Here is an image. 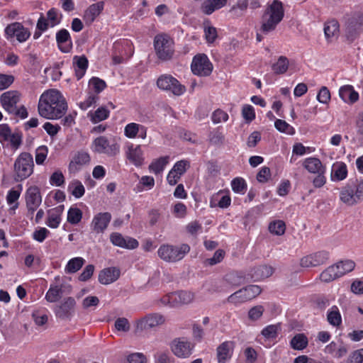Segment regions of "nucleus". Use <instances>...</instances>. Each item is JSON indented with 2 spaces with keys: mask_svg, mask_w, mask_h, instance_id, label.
<instances>
[{
  "mask_svg": "<svg viewBox=\"0 0 363 363\" xmlns=\"http://www.w3.org/2000/svg\"><path fill=\"white\" fill-rule=\"evenodd\" d=\"M335 265L338 266L339 275L340 277L352 272L355 267V263L350 259L340 261Z\"/></svg>",
  "mask_w": 363,
  "mask_h": 363,
  "instance_id": "obj_48",
  "label": "nucleus"
},
{
  "mask_svg": "<svg viewBox=\"0 0 363 363\" xmlns=\"http://www.w3.org/2000/svg\"><path fill=\"white\" fill-rule=\"evenodd\" d=\"M234 344L231 341L221 343L216 349V357L218 363H226L232 357Z\"/></svg>",
  "mask_w": 363,
  "mask_h": 363,
  "instance_id": "obj_23",
  "label": "nucleus"
},
{
  "mask_svg": "<svg viewBox=\"0 0 363 363\" xmlns=\"http://www.w3.org/2000/svg\"><path fill=\"white\" fill-rule=\"evenodd\" d=\"M164 321L165 318L162 315L152 313L138 320L136 328L140 330H147L162 325Z\"/></svg>",
  "mask_w": 363,
  "mask_h": 363,
  "instance_id": "obj_18",
  "label": "nucleus"
},
{
  "mask_svg": "<svg viewBox=\"0 0 363 363\" xmlns=\"http://www.w3.org/2000/svg\"><path fill=\"white\" fill-rule=\"evenodd\" d=\"M264 308L261 305L255 306L251 308L248 311V318L252 321L259 320L263 315Z\"/></svg>",
  "mask_w": 363,
  "mask_h": 363,
  "instance_id": "obj_56",
  "label": "nucleus"
},
{
  "mask_svg": "<svg viewBox=\"0 0 363 363\" xmlns=\"http://www.w3.org/2000/svg\"><path fill=\"white\" fill-rule=\"evenodd\" d=\"M90 161V156L86 152L80 151L77 152L69 164L70 171H77L79 168L86 164Z\"/></svg>",
  "mask_w": 363,
  "mask_h": 363,
  "instance_id": "obj_29",
  "label": "nucleus"
},
{
  "mask_svg": "<svg viewBox=\"0 0 363 363\" xmlns=\"http://www.w3.org/2000/svg\"><path fill=\"white\" fill-rule=\"evenodd\" d=\"M111 214L108 212L96 214L91 223V228L96 234L104 233L111 220Z\"/></svg>",
  "mask_w": 363,
  "mask_h": 363,
  "instance_id": "obj_19",
  "label": "nucleus"
},
{
  "mask_svg": "<svg viewBox=\"0 0 363 363\" xmlns=\"http://www.w3.org/2000/svg\"><path fill=\"white\" fill-rule=\"evenodd\" d=\"M247 7V0H238L237 3L230 9V12L235 16H240L243 15Z\"/></svg>",
  "mask_w": 363,
  "mask_h": 363,
  "instance_id": "obj_51",
  "label": "nucleus"
},
{
  "mask_svg": "<svg viewBox=\"0 0 363 363\" xmlns=\"http://www.w3.org/2000/svg\"><path fill=\"white\" fill-rule=\"evenodd\" d=\"M190 250V247L187 244H182L180 246H173L170 245H162L158 250L159 257L169 262H175L181 260Z\"/></svg>",
  "mask_w": 363,
  "mask_h": 363,
  "instance_id": "obj_7",
  "label": "nucleus"
},
{
  "mask_svg": "<svg viewBox=\"0 0 363 363\" xmlns=\"http://www.w3.org/2000/svg\"><path fill=\"white\" fill-rule=\"evenodd\" d=\"M339 277L340 275H339L338 266L335 264L328 267L320 274V280L324 282H330Z\"/></svg>",
  "mask_w": 363,
  "mask_h": 363,
  "instance_id": "obj_36",
  "label": "nucleus"
},
{
  "mask_svg": "<svg viewBox=\"0 0 363 363\" xmlns=\"http://www.w3.org/2000/svg\"><path fill=\"white\" fill-rule=\"evenodd\" d=\"M22 191V185L18 184L17 186V189H11L9 191L8 194L6 196V201L9 205H11L16 203L15 206L13 208H18V203L17 201L18 200L21 193Z\"/></svg>",
  "mask_w": 363,
  "mask_h": 363,
  "instance_id": "obj_47",
  "label": "nucleus"
},
{
  "mask_svg": "<svg viewBox=\"0 0 363 363\" xmlns=\"http://www.w3.org/2000/svg\"><path fill=\"white\" fill-rule=\"evenodd\" d=\"M21 94L18 91L11 90L3 93L0 97L4 109L9 114L26 118L28 116L27 109L24 106L19 108L17 104L20 101Z\"/></svg>",
  "mask_w": 363,
  "mask_h": 363,
  "instance_id": "obj_3",
  "label": "nucleus"
},
{
  "mask_svg": "<svg viewBox=\"0 0 363 363\" xmlns=\"http://www.w3.org/2000/svg\"><path fill=\"white\" fill-rule=\"evenodd\" d=\"M147 133V127L136 123H130L127 124L124 128V135L128 138H135L138 136V138L145 139Z\"/></svg>",
  "mask_w": 363,
  "mask_h": 363,
  "instance_id": "obj_22",
  "label": "nucleus"
},
{
  "mask_svg": "<svg viewBox=\"0 0 363 363\" xmlns=\"http://www.w3.org/2000/svg\"><path fill=\"white\" fill-rule=\"evenodd\" d=\"M303 167L312 174L325 173V167L323 165L321 161L317 157H308L303 162Z\"/></svg>",
  "mask_w": 363,
  "mask_h": 363,
  "instance_id": "obj_27",
  "label": "nucleus"
},
{
  "mask_svg": "<svg viewBox=\"0 0 363 363\" xmlns=\"http://www.w3.org/2000/svg\"><path fill=\"white\" fill-rule=\"evenodd\" d=\"M211 119L213 123L225 122L228 119V114L225 111L218 108L213 111Z\"/></svg>",
  "mask_w": 363,
  "mask_h": 363,
  "instance_id": "obj_61",
  "label": "nucleus"
},
{
  "mask_svg": "<svg viewBox=\"0 0 363 363\" xmlns=\"http://www.w3.org/2000/svg\"><path fill=\"white\" fill-rule=\"evenodd\" d=\"M82 257H74L71 259L65 267V272L67 273H75L79 270L84 263Z\"/></svg>",
  "mask_w": 363,
  "mask_h": 363,
  "instance_id": "obj_45",
  "label": "nucleus"
},
{
  "mask_svg": "<svg viewBox=\"0 0 363 363\" xmlns=\"http://www.w3.org/2000/svg\"><path fill=\"white\" fill-rule=\"evenodd\" d=\"M67 103L57 89L44 91L38 101V111L40 116L50 120L61 118L67 111Z\"/></svg>",
  "mask_w": 363,
  "mask_h": 363,
  "instance_id": "obj_1",
  "label": "nucleus"
},
{
  "mask_svg": "<svg viewBox=\"0 0 363 363\" xmlns=\"http://www.w3.org/2000/svg\"><path fill=\"white\" fill-rule=\"evenodd\" d=\"M327 320L330 325L338 328L342 324V316L337 306H332L327 313Z\"/></svg>",
  "mask_w": 363,
  "mask_h": 363,
  "instance_id": "obj_35",
  "label": "nucleus"
},
{
  "mask_svg": "<svg viewBox=\"0 0 363 363\" xmlns=\"http://www.w3.org/2000/svg\"><path fill=\"white\" fill-rule=\"evenodd\" d=\"M340 199L345 204L352 206L363 201V180L356 184H347L340 192Z\"/></svg>",
  "mask_w": 363,
  "mask_h": 363,
  "instance_id": "obj_6",
  "label": "nucleus"
},
{
  "mask_svg": "<svg viewBox=\"0 0 363 363\" xmlns=\"http://www.w3.org/2000/svg\"><path fill=\"white\" fill-rule=\"evenodd\" d=\"M173 40L166 34L157 35L154 38V48L157 58L166 62L172 59L174 54Z\"/></svg>",
  "mask_w": 363,
  "mask_h": 363,
  "instance_id": "obj_4",
  "label": "nucleus"
},
{
  "mask_svg": "<svg viewBox=\"0 0 363 363\" xmlns=\"http://www.w3.org/2000/svg\"><path fill=\"white\" fill-rule=\"evenodd\" d=\"M110 240L113 245L126 249H135L139 245L137 240L132 238L125 239L119 233H112L110 235Z\"/></svg>",
  "mask_w": 363,
  "mask_h": 363,
  "instance_id": "obj_20",
  "label": "nucleus"
},
{
  "mask_svg": "<svg viewBox=\"0 0 363 363\" xmlns=\"http://www.w3.org/2000/svg\"><path fill=\"white\" fill-rule=\"evenodd\" d=\"M340 98L346 103L353 104L359 99V94L351 85H345L339 90Z\"/></svg>",
  "mask_w": 363,
  "mask_h": 363,
  "instance_id": "obj_32",
  "label": "nucleus"
},
{
  "mask_svg": "<svg viewBox=\"0 0 363 363\" xmlns=\"http://www.w3.org/2000/svg\"><path fill=\"white\" fill-rule=\"evenodd\" d=\"M242 116L247 123H250L255 118V112L252 106L246 104L242 108Z\"/></svg>",
  "mask_w": 363,
  "mask_h": 363,
  "instance_id": "obj_57",
  "label": "nucleus"
},
{
  "mask_svg": "<svg viewBox=\"0 0 363 363\" xmlns=\"http://www.w3.org/2000/svg\"><path fill=\"white\" fill-rule=\"evenodd\" d=\"M208 141L212 145L220 147L225 143V136L219 129H214L209 133Z\"/></svg>",
  "mask_w": 363,
  "mask_h": 363,
  "instance_id": "obj_41",
  "label": "nucleus"
},
{
  "mask_svg": "<svg viewBox=\"0 0 363 363\" xmlns=\"http://www.w3.org/2000/svg\"><path fill=\"white\" fill-rule=\"evenodd\" d=\"M347 176V165L342 162H336L332 166L331 179L333 181H342Z\"/></svg>",
  "mask_w": 363,
  "mask_h": 363,
  "instance_id": "obj_33",
  "label": "nucleus"
},
{
  "mask_svg": "<svg viewBox=\"0 0 363 363\" xmlns=\"http://www.w3.org/2000/svg\"><path fill=\"white\" fill-rule=\"evenodd\" d=\"M120 275L121 271L118 267L105 268L99 272V281L101 284L107 285L116 281Z\"/></svg>",
  "mask_w": 363,
  "mask_h": 363,
  "instance_id": "obj_25",
  "label": "nucleus"
},
{
  "mask_svg": "<svg viewBox=\"0 0 363 363\" xmlns=\"http://www.w3.org/2000/svg\"><path fill=\"white\" fill-rule=\"evenodd\" d=\"M91 150L95 153L114 157L119 153L120 145L114 140H110L106 136H99L91 143Z\"/></svg>",
  "mask_w": 363,
  "mask_h": 363,
  "instance_id": "obj_8",
  "label": "nucleus"
},
{
  "mask_svg": "<svg viewBox=\"0 0 363 363\" xmlns=\"http://www.w3.org/2000/svg\"><path fill=\"white\" fill-rule=\"evenodd\" d=\"M104 7V2L102 1L90 5L84 11L83 18L85 22L89 24L92 23L102 12Z\"/></svg>",
  "mask_w": 363,
  "mask_h": 363,
  "instance_id": "obj_26",
  "label": "nucleus"
},
{
  "mask_svg": "<svg viewBox=\"0 0 363 363\" xmlns=\"http://www.w3.org/2000/svg\"><path fill=\"white\" fill-rule=\"evenodd\" d=\"M278 328L276 325H268L262 330V335L267 339H274L278 335Z\"/></svg>",
  "mask_w": 363,
  "mask_h": 363,
  "instance_id": "obj_63",
  "label": "nucleus"
},
{
  "mask_svg": "<svg viewBox=\"0 0 363 363\" xmlns=\"http://www.w3.org/2000/svg\"><path fill=\"white\" fill-rule=\"evenodd\" d=\"M347 363H363V348L351 352L347 359Z\"/></svg>",
  "mask_w": 363,
  "mask_h": 363,
  "instance_id": "obj_64",
  "label": "nucleus"
},
{
  "mask_svg": "<svg viewBox=\"0 0 363 363\" xmlns=\"http://www.w3.org/2000/svg\"><path fill=\"white\" fill-rule=\"evenodd\" d=\"M172 352L178 358H188L194 350V345L185 337L174 339L169 344Z\"/></svg>",
  "mask_w": 363,
  "mask_h": 363,
  "instance_id": "obj_12",
  "label": "nucleus"
},
{
  "mask_svg": "<svg viewBox=\"0 0 363 363\" xmlns=\"http://www.w3.org/2000/svg\"><path fill=\"white\" fill-rule=\"evenodd\" d=\"M289 66V62L286 57L280 56L277 61L272 65V69L275 74H285Z\"/></svg>",
  "mask_w": 363,
  "mask_h": 363,
  "instance_id": "obj_38",
  "label": "nucleus"
},
{
  "mask_svg": "<svg viewBox=\"0 0 363 363\" xmlns=\"http://www.w3.org/2000/svg\"><path fill=\"white\" fill-rule=\"evenodd\" d=\"M89 86H92L95 92L99 94L106 88V84L104 80L98 77H93L89 80Z\"/></svg>",
  "mask_w": 363,
  "mask_h": 363,
  "instance_id": "obj_62",
  "label": "nucleus"
},
{
  "mask_svg": "<svg viewBox=\"0 0 363 363\" xmlns=\"http://www.w3.org/2000/svg\"><path fill=\"white\" fill-rule=\"evenodd\" d=\"M76 306V301L73 297L68 296L58 305H56L53 311L55 316L61 320L70 319Z\"/></svg>",
  "mask_w": 363,
  "mask_h": 363,
  "instance_id": "obj_14",
  "label": "nucleus"
},
{
  "mask_svg": "<svg viewBox=\"0 0 363 363\" xmlns=\"http://www.w3.org/2000/svg\"><path fill=\"white\" fill-rule=\"evenodd\" d=\"M32 318L38 326H43L48 321V311L46 309L35 310L32 313Z\"/></svg>",
  "mask_w": 363,
  "mask_h": 363,
  "instance_id": "obj_44",
  "label": "nucleus"
},
{
  "mask_svg": "<svg viewBox=\"0 0 363 363\" xmlns=\"http://www.w3.org/2000/svg\"><path fill=\"white\" fill-rule=\"evenodd\" d=\"M357 26V24H350L346 28L345 36L350 43L353 42L359 36V31Z\"/></svg>",
  "mask_w": 363,
  "mask_h": 363,
  "instance_id": "obj_59",
  "label": "nucleus"
},
{
  "mask_svg": "<svg viewBox=\"0 0 363 363\" xmlns=\"http://www.w3.org/2000/svg\"><path fill=\"white\" fill-rule=\"evenodd\" d=\"M291 347L297 350H302L308 345V338L304 334L296 335L290 342Z\"/></svg>",
  "mask_w": 363,
  "mask_h": 363,
  "instance_id": "obj_42",
  "label": "nucleus"
},
{
  "mask_svg": "<svg viewBox=\"0 0 363 363\" xmlns=\"http://www.w3.org/2000/svg\"><path fill=\"white\" fill-rule=\"evenodd\" d=\"M126 158L134 165L139 167L144 162L143 151L140 145L134 146L130 144L125 151Z\"/></svg>",
  "mask_w": 363,
  "mask_h": 363,
  "instance_id": "obj_21",
  "label": "nucleus"
},
{
  "mask_svg": "<svg viewBox=\"0 0 363 363\" xmlns=\"http://www.w3.org/2000/svg\"><path fill=\"white\" fill-rule=\"evenodd\" d=\"M48 149L45 145L38 147L35 150V162L37 164H42L48 155Z\"/></svg>",
  "mask_w": 363,
  "mask_h": 363,
  "instance_id": "obj_60",
  "label": "nucleus"
},
{
  "mask_svg": "<svg viewBox=\"0 0 363 363\" xmlns=\"http://www.w3.org/2000/svg\"><path fill=\"white\" fill-rule=\"evenodd\" d=\"M110 111L104 106L99 107L94 112L89 113L93 123H97L108 118Z\"/></svg>",
  "mask_w": 363,
  "mask_h": 363,
  "instance_id": "obj_39",
  "label": "nucleus"
},
{
  "mask_svg": "<svg viewBox=\"0 0 363 363\" xmlns=\"http://www.w3.org/2000/svg\"><path fill=\"white\" fill-rule=\"evenodd\" d=\"M225 254L224 250L220 249L217 250L212 257L206 259L203 261V264L205 266H213L218 264L223 259Z\"/></svg>",
  "mask_w": 363,
  "mask_h": 363,
  "instance_id": "obj_53",
  "label": "nucleus"
},
{
  "mask_svg": "<svg viewBox=\"0 0 363 363\" xmlns=\"http://www.w3.org/2000/svg\"><path fill=\"white\" fill-rule=\"evenodd\" d=\"M284 11L282 3L279 0H274L267 8L262 17L260 31L267 35L274 30L277 26L282 21Z\"/></svg>",
  "mask_w": 363,
  "mask_h": 363,
  "instance_id": "obj_2",
  "label": "nucleus"
},
{
  "mask_svg": "<svg viewBox=\"0 0 363 363\" xmlns=\"http://www.w3.org/2000/svg\"><path fill=\"white\" fill-rule=\"evenodd\" d=\"M268 230L270 233L275 235H282L286 231L285 222L281 220H275L269 223Z\"/></svg>",
  "mask_w": 363,
  "mask_h": 363,
  "instance_id": "obj_43",
  "label": "nucleus"
},
{
  "mask_svg": "<svg viewBox=\"0 0 363 363\" xmlns=\"http://www.w3.org/2000/svg\"><path fill=\"white\" fill-rule=\"evenodd\" d=\"M69 191L75 198L82 197L85 192V189L81 182L78 180L72 181L68 187Z\"/></svg>",
  "mask_w": 363,
  "mask_h": 363,
  "instance_id": "obj_46",
  "label": "nucleus"
},
{
  "mask_svg": "<svg viewBox=\"0 0 363 363\" xmlns=\"http://www.w3.org/2000/svg\"><path fill=\"white\" fill-rule=\"evenodd\" d=\"M26 202L30 213H33L38 209L42 202V196L37 186H31L26 190Z\"/></svg>",
  "mask_w": 363,
  "mask_h": 363,
  "instance_id": "obj_17",
  "label": "nucleus"
},
{
  "mask_svg": "<svg viewBox=\"0 0 363 363\" xmlns=\"http://www.w3.org/2000/svg\"><path fill=\"white\" fill-rule=\"evenodd\" d=\"M64 294L62 284H50L45 298L49 303H56L61 299Z\"/></svg>",
  "mask_w": 363,
  "mask_h": 363,
  "instance_id": "obj_31",
  "label": "nucleus"
},
{
  "mask_svg": "<svg viewBox=\"0 0 363 363\" xmlns=\"http://www.w3.org/2000/svg\"><path fill=\"white\" fill-rule=\"evenodd\" d=\"M22 138L23 135L21 133L14 132L9 137L6 142L9 143V145L13 151H16L22 145Z\"/></svg>",
  "mask_w": 363,
  "mask_h": 363,
  "instance_id": "obj_50",
  "label": "nucleus"
},
{
  "mask_svg": "<svg viewBox=\"0 0 363 363\" xmlns=\"http://www.w3.org/2000/svg\"><path fill=\"white\" fill-rule=\"evenodd\" d=\"M5 35L7 39L16 37L19 43H23L29 38L30 32L27 28H25L22 23L14 22L9 24L6 27Z\"/></svg>",
  "mask_w": 363,
  "mask_h": 363,
  "instance_id": "obj_15",
  "label": "nucleus"
},
{
  "mask_svg": "<svg viewBox=\"0 0 363 363\" xmlns=\"http://www.w3.org/2000/svg\"><path fill=\"white\" fill-rule=\"evenodd\" d=\"M328 259V252L318 251L302 257L300 260V265L306 268L315 267L326 263Z\"/></svg>",
  "mask_w": 363,
  "mask_h": 363,
  "instance_id": "obj_16",
  "label": "nucleus"
},
{
  "mask_svg": "<svg viewBox=\"0 0 363 363\" xmlns=\"http://www.w3.org/2000/svg\"><path fill=\"white\" fill-rule=\"evenodd\" d=\"M122 47L126 50V49H128L129 50V54H127L125 56H123V55H113V64L115 65H118V64H121L122 62H123L126 59H128L131 55H132V53H133V51H132V48H131V43L128 41H125L124 42L123 45H122Z\"/></svg>",
  "mask_w": 363,
  "mask_h": 363,
  "instance_id": "obj_55",
  "label": "nucleus"
},
{
  "mask_svg": "<svg viewBox=\"0 0 363 363\" xmlns=\"http://www.w3.org/2000/svg\"><path fill=\"white\" fill-rule=\"evenodd\" d=\"M157 87L163 91L169 92L174 96H181L186 91L185 86L182 85L171 74H162L157 80Z\"/></svg>",
  "mask_w": 363,
  "mask_h": 363,
  "instance_id": "obj_10",
  "label": "nucleus"
},
{
  "mask_svg": "<svg viewBox=\"0 0 363 363\" xmlns=\"http://www.w3.org/2000/svg\"><path fill=\"white\" fill-rule=\"evenodd\" d=\"M56 42L60 51L67 53L72 48V42L67 30L62 28L56 33Z\"/></svg>",
  "mask_w": 363,
  "mask_h": 363,
  "instance_id": "obj_24",
  "label": "nucleus"
},
{
  "mask_svg": "<svg viewBox=\"0 0 363 363\" xmlns=\"http://www.w3.org/2000/svg\"><path fill=\"white\" fill-rule=\"evenodd\" d=\"M274 273V269L271 266L261 265L253 269L252 277L255 281H259L269 277Z\"/></svg>",
  "mask_w": 363,
  "mask_h": 363,
  "instance_id": "obj_34",
  "label": "nucleus"
},
{
  "mask_svg": "<svg viewBox=\"0 0 363 363\" xmlns=\"http://www.w3.org/2000/svg\"><path fill=\"white\" fill-rule=\"evenodd\" d=\"M61 221L60 216L55 211L50 210L48 211V216L47 225L52 228H56L59 226Z\"/></svg>",
  "mask_w": 363,
  "mask_h": 363,
  "instance_id": "obj_58",
  "label": "nucleus"
},
{
  "mask_svg": "<svg viewBox=\"0 0 363 363\" xmlns=\"http://www.w3.org/2000/svg\"><path fill=\"white\" fill-rule=\"evenodd\" d=\"M232 189L234 192L244 194L247 189V184L244 179L237 177L231 182Z\"/></svg>",
  "mask_w": 363,
  "mask_h": 363,
  "instance_id": "obj_54",
  "label": "nucleus"
},
{
  "mask_svg": "<svg viewBox=\"0 0 363 363\" xmlns=\"http://www.w3.org/2000/svg\"><path fill=\"white\" fill-rule=\"evenodd\" d=\"M339 32V23L337 21L333 20L325 23L324 33L328 42H331L333 38L336 36Z\"/></svg>",
  "mask_w": 363,
  "mask_h": 363,
  "instance_id": "obj_37",
  "label": "nucleus"
},
{
  "mask_svg": "<svg viewBox=\"0 0 363 363\" xmlns=\"http://www.w3.org/2000/svg\"><path fill=\"white\" fill-rule=\"evenodd\" d=\"M261 288L259 286L248 285L230 295L226 301L237 306L256 298L261 294Z\"/></svg>",
  "mask_w": 363,
  "mask_h": 363,
  "instance_id": "obj_9",
  "label": "nucleus"
},
{
  "mask_svg": "<svg viewBox=\"0 0 363 363\" xmlns=\"http://www.w3.org/2000/svg\"><path fill=\"white\" fill-rule=\"evenodd\" d=\"M168 162V156L161 157L151 162L149 166V169L150 172L155 173V174H160L163 171Z\"/></svg>",
  "mask_w": 363,
  "mask_h": 363,
  "instance_id": "obj_40",
  "label": "nucleus"
},
{
  "mask_svg": "<svg viewBox=\"0 0 363 363\" xmlns=\"http://www.w3.org/2000/svg\"><path fill=\"white\" fill-rule=\"evenodd\" d=\"M88 60L84 55H76L73 57V66L77 80L81 79L85 74L88 67Z\"/></svg>",
  "mask_w": 363,
  "mask_h": 363,
  "instance_id": "obj_28",
  "label": "nucleus"
},
{
  "mask_svg": "<svg viewBox=\"0 0 363 363\" xmlns=\"http://www.w3.org/2000/svg\"><path fill=\"white\" fill-rule=\"evenodd\" d=\"M194 299V294L188 291L172 293L162 298V302L172 307L191 303Z\"/></svg>",
  "mask_w": 363,
  "mask_h": 363,
  "instance_id": "obj_13",
  "label": "nucleus"
},
{
  "mask_svg": "<svg viewBox=\"0 0 363 363\" xmlns=\"http://www.w3.org/2000/svg\"><path fill=\"white\" fill-rule=\"evenodd\" d=\"M82 218V211L76 207H71L67 213V221L73 225L78 224Z\"/></svg>",
  "mask_w": 363,
  "mask_h": 363,
  "instance_id": "obj_49",
  "label": "nucleus"
},
{
  "mask_svg": "<svg viewBox=\"0 0 363 363\" xmlns=\"http://www.w3.org/2000/svg\"><path fill=\"white\" fill-rule=\"evenodd\" d=\"M227 4V0H204L201 6V11L206 15H211Z\"/></svg>",
  "mask_w": 363,
  "mask_h": 363,
  "instance_id": "obj_30",
  "label": "nucleus"
},
{
  "mask_svg": "<svg viewBox=\"0 0 363 363\" xmlns=\"http://www.w3.org/2000/svg\"><path fill=\"white\" fill-rule=\"evenodd\" d=\"M33 158L29 152H21L15 160L13 169L15 180L23 181L29 177L33 172Z\"/></svg>",
  "mask_w": 363,
  "mask_h": 363,
  "instance_id": "obj_5",
  "label": "nucleus"
},
{
  "mask_svg": "<svg viewBox=\"0 0 363 363\" xmlns=\"http://www.w3.org/2000/svg\"><path fill=\"white\" fill-rule=\"evenodd\" d=\"M213 64L205 54H199L194 57L191 69L194 74L199 77H208L213 71Z\"/></svg>",
  "mask_w": 363,
  "mask_h": 363,
  "instance_id": "obj_11",
  "label": "nucleus"
},
{
  "mask_svg": "<svg viewBox=\"0 0 363 363\" xmlns=\"http://www.w3.org/2000/svg\"><path fill=\"white\" fill-rule=\"evenodd\" d=\"M274 126L279 132L289 135L295 133V129L284 120L277 119L274 122Z\"/></svg>",
  "mask_w": 363,
  "mask_h": 363,
  "instance_id": "obj_52",
  "label": "nucleus"
}]
</instances>
